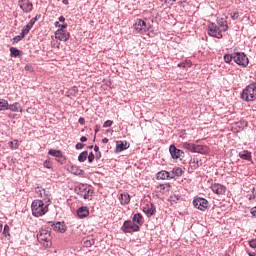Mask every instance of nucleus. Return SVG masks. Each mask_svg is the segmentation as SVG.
Masks as SVG:
<instances>
[{
    "mask_svg": "<svg viewBox=\"0 0 256 256\" xmlns=\"http://www.w3.org/2000/svg\"><path fill=\"white\" fill-rule=\"evenodd\" d=\"M51 205V198L47 200H33L31 204V210L33 217H43L46 213H49V206Z\"/></svg>",
    "mask_w": 256,
    "mask_h": 256,
    "instance_id": "nucleus-1",
    "label": "nucleus"
},
{
    "mask_svg": "<svg viewBox=\"0 0 256 256\" xmlns=\"http://www.w3.org/2000/svg\"><path fill=\"white\" fill-rule=\"evenodd\" d=\"M240 98L242 99V101H246L247 103L255 101L256 82H252L248 86H246L245 89H243Z\"/></svg>",
    "mask_w": 256,
    "mask_h": 256,
    "instance_id": "nucleus-2",
    "label": "nucleus"
},
{
    "mask_svg": "<svg viewBox=\"0 0 256 256\" xmlns=\"http://www.w3.org/2000/svg\"><path fill=\"white\" fill-rule=\"evenodd\" d=\"M74 192L84 199H89V196L93 195V188L87 184H79L74 188Z\"/></svg>",
    "mask_w": 256,
    "mask_h": 256,
    "instance_id": "nucleus-3",
    "label": "nucleus"
},
{
    "mask_svg": "<svg viewBox=\"0 0 256 256\" xmlns=\"http://www.w3.org/2000/svg\"><path fill=\"white\" fill-rule=\"evenodd\" d=\"M38 241L43 244V247H51V232L47 229H42L37 234Z\"/></svg>",
    "mask_w": 256,
    "mask_h": 256,
    "instance_id": "nucleus-4",
    "label": "nucleus"
},
{
    "mask_svg": "<svg viewBox=\"0 0 256 256\" xmlns=\"http://www.w3.org/2000/svg\"><path fill=\"white\" fill-rule=\"evenodd\" d=\"M121 231L123 233H137V232L141 231V227H139V225L135 224L131 220H126V221H124V223L121 227Z\"/></svg>",
    "mask_w": 256,
    "mask_h": 256,
    "instance_id": "nucleus-5",
    "label": "nucleus"
},
{
    "mask_svg": "<svg viewBox=\"0 0 256 256\" xmlns=\"http://www.w3.org/2000/svg\"><path fill=\"white\" fill-rule=\"evenodd\" d=\"M234 63L239 67H247L249 65V57L245 52H234Z\"/></svg>",
    "mask_w": 256,
    "mask_h": 256,
    "instance_id": "nucleus-6",
    "label": "nucleus"
},
{
    "mask_svg": "<svg viewBox=\"0 0 256 256\" xmlns=\"http://www.w3.org/2000/svg\"><path fill=\"white\" fill-rule=\"evenodd\" d=\"M208 35L210 37H215L216 39H223V33L217 24L210 23L208 25Z\"/></svg>",
    "mask_w": 256,
    "mask_h": 256,
    "instance_id": "nucleus-7",
    "label": "nucleus"
},
{
    "mask_svg": "<svg viewBox=\"0 0 256 256\" xmlns=\"http://www.w3.org/2000/svg\"><path fill=\"white\" fill-rule=\"evenodd\" d=\"M193 205L199 211H205L209 207V201L203 197H197L193 199Z\"/></svg>",
    "mask_w": 256,
    "mask_h": 256,
    "instance_id": "nucleus-8",
    "label": "nucleus"
},
{
    "mask_svg": "<svg viewBox=\"0 0 256 256\" xmlns=\"http://www.w3.org/2000/svg\"><path fill=\"white\" fill-rule=\"evenodd\" d=\"M133 27L137 33H147V31H149L150 25L147 24L145 20L136 19Z\"/></svg>",
    "mask_w": 256,
    "mask_h": 256,
    "instance_id": "nucleus-9",
    "label": "nucleus"
},
{
    "mask_svg": "<svg viewBox=\"0 0 256 256\" xmlns=\"http://www.w3.org/2000/svg\"><path fill=\"white\" fill-rule=\"evenodd\" d=\"M170 155L172 159H183L185 157V152L183 150L177 148L174 144H171L169 147Z\"/></svg>",
    "mask_w": 256,
    "mask_h": 256,
    "instance_id": "nucleus-10",
    "label": "nucleus"
},
{
    "mask_svg": "<svg viewBox=\"0 0 256 256\" xmlns=\"http://www.w3.org/2000/svg\"><path fill=\"white\" fill-rule=\"evenodd\" d=\"M18 5L24 13H31L33 11V3L29 0H20Z\"/></svg>",
    "mask_w": 256,
    "mask_h": 256,
    "instance_id": "nucleus-11",
    "label": "nucleus"
},
{
    "mask_svg": "<svg viewBox=\"0 0 256 256\" xmlns=\"http://www.w3.org/2000/svg\"><path fill=\"white\" fill-rule=\"evenodd\" d=\"M210 189H212L213 193H215L216 195H225L227 191V187L219 183L212 184Z\"/></svg>",
    "mask_w": 256,
    "mask_h": 256,
    "instance_id": "nucleus-12",
    "label": "nucleus"
},
{
    "mask_svg": "<svg viewBox=\"0 0 256 256\" xmlns=\"http://www.w3.org/2000/svg\"><path fill=\"white\" fill-rule=\"evenodd\" d=\"M39 19H41V14H38L34 18H32L29 21V23L23 28L22 35H24V33H29V31H31V29H33V26L35 25V23H37V21H39Z\"/></svg>",
    "mask_w": 256,
    "mask_h": 256,
    "instance_id": "nucleus-13",
    "label": "nucleus"
},
{
    "mask_svg": "<svg viewBox=\"0 0 256 256\" xmlns=\"http://www.w3.org/2000/svg\"><path fill=\"white\" fill-rule=\"evenodd\" d=\"M156 179L159 181H169L171 180V172L167 170H161L156 174Z\"/></svg>",
    "mask_w": 256,
    "mask_h": 256,
    "instance_id": "nucleus-14",
    "label": "nucleus"
},
{
    "mask_svg": "<svg viewBox=\"0 0 256 256\" xmlns=\"http://www.w3.org/2000/svg\"><path fill=\"white\" fill-rule=\"evenodd\" d=\"M56 39H59V41H69V37L71 35L66 30H58L55 32Z\"/></svg>",
    "mask_w": 256,
    "mask_h": 256,
    "instance_id": "nucleus-15",
    "label": "nucleus"
},
{
    "mask_svg": "<svg viewBox=\"0 0 256 256\" xmlns=\"http://www.w3.org/2000/svg\"><path fill=\"white\" fill-rule=\"evenodd\" d=\"M51 227L52 229H54L55 231H57L58 233H65V231H67V226H65L64 222H57V223H53L51 222Z\"/></svg>",
    "mask_w": 256,
    "mask_h": 256,
    "instance_id": "nucleus-16",
    "label": "nucleus"
},
{
    "mask_svg": "<svg viewBox=\"0 0 256 256\" xmlns=\"http://www.w3.org/2000/svg\"><path fill=\"white\" fill-rule=\"evenodd\" d=\"M143 211L148 215V217H153V215L157 213V208L155 207V204H150L144 207Z\"/></svg>",
    "mask_w": 256,
    "mask_h": 256,
    "instance_id": "nucleus-17",
    "label": "nucleus"
},
{
    "mask_svg": "<svg viewBox=\"0 0 256 256\" xmlns=\"http://www.w3.org/2000/svg\"><path fill=\"white\" fill-rule=\"evenodd\" d=\"M129 149V144L127 142H123L121 140L116 142L115 153H121V151H125Z\"/></svg>",
    "mask_w": 256,
    "mask_h": 256,
    "instance_id": "nucleus-18",
    "label": "nucleus"
},
{
    "mask_svg": "<svg viewBox=\"0 0 256 256\" xmlns=\"http://www.w3.org/2000/svg\"><path fill=\"white\" fill-rule=\"evenodd\" d=\"M8 111H12L13 113H23V108L19 102H14L13 104H8Z\"/></svg>",
    "mask_w": 256,
    "mask_h": 256,
    "instance_id": "nucleus-19",
    "label": "nucleus"
},
{
    "mask_svg": "<svg viewBox=\"0 0 256 256\" xmlns=\"http://www.w3.org/2000/svg\"><path fill=\"white\" fill-rule=\"evenodd\" d=\"M77 215L79 219H85V217H89V208H87V206L78 208Z\"/></svg>",
    "mask_w": 256,
    "mask_h": 256,
    "instance_id": "nucleus-20",
    "label": "nucleus"
},
{
    "mask_svg": "<svg viewBox=\"0 0 256 256\" xmlns=\"http://www.w3.org/2000/svg\"><path fill=\"white\" fill-rule=\"evenodd\" d=\"M119 201L121 205H129V203H131V196L129 193H122L119 196Z\"/></svg>",
    "mask_w": 256,
    "mask_h": 256,
    "instance_id": "nucleus-21",
    "label": "nucleus"
},
{
    "mask_svg": "<svg viewBox=\"0 0 256 256\" xmlns=\"http://www.w3.org/2000/svg\"><path fill=\"white\" fill-rule=\"evenodd\" d=\"M183 175V168L174 167L170 172V178L175 179V177H181Z\"/></svg>",
    "mask_w": 256,
    "mask_h": 256,
    "instance_id": "nucleus-22",
    "label": "nucleus"
},
{
    "mask_svg": "<svg viewBox=\"0 0 256 256\" xmlns=\"http://www.w3.org/2000/svg\"><path fill=\"white\" fill-rule=\"evenodd\" d=\"M132 222L137 223L138 227H141L143 225V215L141 213L134 214Z\"/></svg>",
    "mask_w": 256,
    "mask_h": 256,
    "instance_id": "nucleus-23",
    "label": "nucleus"
},
{
    "mask_svg": "<svg viewBox=\"0 0 256 256\" xmlns=\"http://www.w3.org/2000/svg\"><path fill=\"white\" fill-rule=\"evenodd\" d=\"M240 159H243L244 161H251V152L249 150H244L239 152Z\"/></svg>",
    "mask_w": 256,
    "mask_h": 256,
    "instance_id": "nucleus-24",
    "label": "nucleus"
},
{
    "mask_svg": "<svg viewBox=\"0 0 256 256\" xmlns=\"http://www.w3.org/2000/svg\"><path fill=\"white\" fill-rule=\"evenodd\" d=\"M207 151H208L207 146L196 145L194 153H200L201 155H205V153H207Z\"/></svg>",
    "mask_w": 256,
    "mask_h": 256,
    "instance_id": "nucleus-25",
    "label": "nucleus"
},
{
    "mask_svg": "<svg viewBox=\"0 0 256 256\" xmlns=\"http://www.w3.org/2000/svg\"><path fill=\"white\" fill-rule=\"evenodd\" d=\"M70 173H72V175H78L81 176L83 175V170L81 168H79L78 166H71L70 168Z\"/></svg>",
    "mask_w": 256,
    "mask_h": 256,
    "instance_id": "nucleus-26",
    "label": "nucleus"
},
{
    "mask_svg": "<svg viewBox=\"0 0 256 256\" xmlns=\"http://www.w3.org/2000/svg\"><path fill=\"white\" fill-rule=\"evenodd\" d=\"M219 27H222V31H228L229 25H227V20L220 18L217 21Z\"/></svg>",
    "mask_w": 256,
    "mask_h": 256,
    "instance_id": "nucleus-27",
    "label": "nucleus"
},
{
    "mask_svg": "<svg viewBox=\"0 0 256 256\" xmlns=\"http://www.w3.org/2000/svg\"><path fill=\"white\" fill-rule=\"evenodd\" d=\"M89 155V152H87V150L81 152L78 156V161L80 163H85V161H87V157Z\"/></svg>",
    "mask_w": 256,
    "mask_h": 256,
    "instance_id": "nucleus-28",
    "label": "nucleus"
},
{
    "mask_svg": "<svg viewBox=\"0 0 256 256\" xmlns=\"http://www.w3.org/2000/svg\"><path fill=\"white\" fill-rule=\"evenodd\" d=\"M224 63L231 65V62L234 61V52L232 54H225L223 56Z\"/></svg>",
    "mask_w": 256,
    "mask_h": 256,
    "instance_id": "nucleus-29",
    "label": "nucleus"
},
{
    "mask_svg": "<svg viewBox=\"0 0 256 256\" xmlns=\"http://www.w3.org/2000/svg\"><path fill=\"white\" fill-rule=\"evenodd\" d=\"M9 102L5 99H0V111H8Z\"/></svg>",
    "mask_w": 256,
    "mask_h": 256,
    "instance_id": "nucleus-30",
    "label": "nucleus"
},
{
    "mask_svg": "<svg viewBox=\"0 0 256 256\" xmlns=\"http://www.w3.org/2000/svg\"><path fill=\"white\" fill-rule=\"evenodd\" d=\"M21 55V50L17 49L16 47L10 48V57H19Z\"/></svg>",
    "mask_w": 256,
    "mask_h": 256,
    "instance_id": "nucleus-31",
    "label": "nucleus"
},
{
    "mask_svg": "<svg viewBox=\"0 0 256 256\" xmlns=\"http://www.w3.org/2000/svg\"><path fill=\"white\" fill-rule=\"evenodd\" d=\"M28 34H29V32H26V33H24V35H23V29H22L20 35L15 36V37L13 38V43H19V41H21L22 39H25V35H28Z\"/></svg>",
    "mask_w": 256,
    "mask_h": 256,
    "instance_id": "nucleus-32",
    "label": "nucleus"
},
{
    "mask_svg": "<svg viewBox=\"0 0 256 256\" xmlns=\"http://www.w3.org/2000/svg\"><path fill=\"white\" fill-rule=\"evenodd\" d=\"M61 151L60 150H49L48 151V155H51L52 157H55L56 159H59V157H61Z\"/></svg>",
    "mask_w": 256,
    "mask_h": 256,
    "instance_id": "nucleus-33",
    "label": "nucleus"
},
{
    "mask_svg": "<svg viewBox=\"0 0 256 256\" xmlns=\"http://www.w3.org/2000/svg\"><path fill=\"white\" fill-rule=\"evenodd\" d=\"M195 147L196 145L194 143H184V148L191 151V153H195Z\"/></svg>",
    "mask_w": 256,
    "mask_h": 256,
    "instance_id": "nucleus-34",
    "label": "nucleus"
},
{
    "mask_svg": "<svg viewBox=\"0 0 256 256\" xmlns=\"http://www.w3.org/2000/svg\"><path fill=\"white\" fill-rule=\"evenodd\" d=\"M95 245V239L84 240L83 247H93Z\"/></svg>",
    "mask_w": 256,
    "mask_h": 256,
    "instance_id": "nucleus-35",
    "label": "nucleus"
},
{
    "mask_svg": "<svg viewBox=\"0 0 256 256\" xmlns=\"http://www.w3.org/2000/svg\"><path fill=\"white\" fill-rule=\"evenodd\" d=\"M9 231H10L9 225L5 224L2 235H4V237H9V235H10Z\"/></svg>",
    "mask_w": 256,
    "mask_h": 256,
    "instance_id": "nucleus-36",
    "label": "nucleus"
},
{
    "mask_svg": "<svg viewBox=\"0 0 256 256\" xmlns=\"http://www.w3.org/2000/svg\"><path fill=\"white\" fill-rule=\"evenodd\" d=\"M35 191H36L38 197H43V195H45V189H41V188L37 187L35 189Z\"/></svg>",
    "mask_w": 256,
    "mask_h": 256,
    "instance_id": "nucleus-37",
    "label": "nucleus"
},
{
    "mask_svg": "<svg viewBox=\"0 0 256 256\" xmlns=\"http://www.w3.org/2000/svg\"><path fill=\"white\" fill-rule=\"evenodd\" d=\"M230 17H231L232 21H237V19H239V13L237 11L232 12V13H230Z\"/></svg>",
    "mask_w": 256,
    "mask_h": 256,
    "instance_id": "nucleus-38",
    "label": "nucleus"
},
{
    "mask_svg": "<svg viewBox=\"0 0 256 256\" xmlns=\"http://www.w3.org/2000/svg\"><path fill=\"white\" fill-rule=\"evenodd\" d=\"M44 167H46V169H52L53 168V164H51V160L47 159L44 162Z\"/></svg>",
    "mask_w": 256,
    "mask_h": 256,
    "instance_id": "nucleus-39",
    "label": "nucleus"
},
{
    "mask_svg": "<svg viewBox=\"0 0 256 256\" xmlns=\"http://www.w3.org/2000/svg\"><path fill=\"white\" fill-rule=\"evenodd\" d=\"M88 157V163H93V161H95V154H93V152H90Z\"/></svg>",
    "mask_w": 256,
    "mask_h": 256,
    "instance_id": "nucleus-40",
    "label": "nucleus"
},
{
    "mask_svg": "<svg viewBox=\"0 0 256 256\" xmlns=\"http://www.w3.org/2000/svg\"><path fill=\"white\" fill-rule=\"evenodd\" d=\"M70 95H77V93H79V89H77V87H73L72 89L69 90Z\"/></svg>",
    "mask_w": 256,
    "mask_h": 256,
    "instance_id": "nucleus-41",
    "label": "nucleus"
},
{
    "mask_svg": "<svg viewBox=\"0 0 256 256\" xmlns=\"http://www.w3.org/2000/svg\"><path fill=\"white\" fill-rule=\"evenodd\" d=\"M249 247L252 249H256V239H252L249 241Z\"/></svg>",
    "mask_w": 256,
    "mask_h": 256,
    "instance_id": "nucleus-42",
    "label": "nucleus"
},
{
    "mask_svg": "<svg viewBox=\"0 0 256 256\" xmlns=\"http://www.w3.org/2000/svg\"><path fill=\"white\" fill-rule=\"evenodd\" d=\"M111 125H113V121L112 120H107L104 122L103 127L107 128V127H111Z\"/></svg>",
    "mask_w": 256,
    "mask_h": 256,
    "instance_id": "nucleus-43",
    "label": "nucleus"
},
{
    "mask_svg": "<svg viewBox=\"0 0 256 256\" xmlns=\"http://www.w3.org/2000/svg\"><path fill=\"white\" fill-rule=\"evenodd\" d=\"M84 147H85V144L78 142V143L76 144V146H75V149L81 150V149H83Z\"/></svg>",
    "mask_w": 256,
    "mask_h": 256,
    "instance_id": "nucleus-44",
    "label": "nucleus"
},
{
    "mask_svg": "<svg viewBox=\"0 0 256 256\" xmlns=\"http://www.w3.org/2000/svg\"><path fill=\"white\" fill-rule=\"evenodd\" d=\"M67 27H68L67 23L60 24V27L58 30L65 31V29H67Z\"/></svg>",
    "mask_w": 256,
    "mask_h": 256,
    "instance_id": "nucleus-45",
    "label": "nucleus"
},
{
    "mask_svg": "<svg viewBox=\"0 0 256 256\" xmlns=\"http://www.w3.org/2000/svg\"><path fill=\"white\" fill-rule=\"evenodd\" d=\"M25 71H29L30 73L33 72V66H31V65H26V66H25Z\"/></svg>",
    "mask_w": 256,
    "mask_h": 256,
    "instance_id": "nucleus-46",
    "label": "nucleus"
},
{
    "mask_svg": "<svg viewBox=\"0 0 256 256\" xmlns=\"http://www.w3.org/2000/svg\"><path fill=\"white\" fill-rule=\"evenodd\" d=\"M78 123H80V125H85V118L80 117V118L78 119Z\"/></svg>",
    "mask_w": 256,
    "mask_h": 256,
    "instance_id": "nucleus-47",
    "label": "nucleus"
},
{
    "mask_svg": "<svg viewBox=\"0 0 256 256\" xmlns=\"http://www.w3.org/2000/svg\"><path fill=\"white\" fill-rule=\"evenodd\" d=\"M56 161L58 162V163H61V164H63V153H61V157H59V158H56Z\"/></svg>",
    "mask_w": 256,
    "mask_h": 256,
    "instance_id": "nucleus-48",
    "label": "nucleus"
},
{
    "mask_svg": "<svg viewBox=\"0 0 256 256\" xmlns=\"http://www.w3.org/2000/svg\"><path fill=\"white\" fill-rule=\"evenodd\" d=\"M250 213L253 217H256V206L251 209Z\"/></svg>",
    "mask_w": 256,
    "mask_h": 256,
    "instance_id": "nucleus-49",
    "label": "nucleus"
},
{
    "mask_svg": "<svg viewBox=\"0 0 256 256\" xmlns=\"http://www.w3.org/2000/svg\"><path fill=\"white\" fill-rule=\"evenodd\" d=\"M43 197H46V198H44L42 201H44V203H45V201H47L48 199H49V194H48V192L47 191H45V194H43Z\"/></svg>",
    "mask_w": 256,
    "mask_h": 256,
    "instance_id": "nucleus-50",
    "label": "nucleus"
},
{
    "mask_svg": "<svg viewBox=\"0 0 256 256\" xmlns=\"http://www.w3.org/2000/svg\"><path fill=\"white\" fill-rule=\"evenodd\" d=\"M94 157L96 158L97 161H99L101 157V152H96V155Z\"/></svg>",
    "mask_w": 256,
    "mask_h": 256,
    "instance_id": "nucleus-51",
    "label": "nucleus"
},
{
    "mask_svg": "<svg viewBox=\"0 0 256 256\" xmlns=\"http://www.w3.org/2000/svg\"><path fill=\"white\" fill-rule=\"evenodd\" d=\"M58 21H59L60 23H65V17H64V16H60V17L58 18Z\"/></svg>",
    "mask_w": 256,
    "mask_h": 256,
    "instance_id": "nucleus-52",
    "label": "nucleus"
},
{
    "mask_svg": "<svg viewBox=\"0 0 256 256\" xmlns=\"http://www.w3.org/2000/svg\"><path fill=\"white\" fill-rule=\"evenodd\" d=\"M81 143H85L87 141V138L85 136H82L80 138Z\"/></svg>",
    "mask_w": 256,
    "mask_h": 256,
    "instance_id": "nucleus-53",
    "label": "nucleus"
},
{
    "mask_svg": "<svg viewBox=\"0 0 256 256\" xmlns=\"http://www.w3.org/2000/svg\"><path fill=\"white\" fill-rule=\"evenodd\" d=\"M94 151H95V153H99V146L95 145L94 146Z\"/></svg>",
    "mask_w": 256,
    "mask_h": 256,
    "instance_id": "nucleus-54",
    "label": "nucleus"
},
{
    "mask_svg": "<svg viewBox=\"0 0 256 256\" xmlns=\"http://www.w3.org/2000/svg\"><path fill=\"white\" fill-rule=\"evenodd\" d=\"M102 143H109V139L108 138H103Z\"/></svg>",
    "mask_w": 256,
    "mask_h": 256,
    "instance_id": "nucleus-55",
    "label": "nucleus"
},
{
    "mask_svg": "<svg viewBox=\"0 0 256 256\" xmlns=\"http://www.w3.org/2000/svg\"><path fill=\"white\" fill-rule=\"evenodd\" d=\"M63 5H69V0H62Z\"/></svg>",
    "mask_w": 256,
    "mask_h": 256,
    "instance_id": "nucleus-56",
    "label": "nucleus"
},
{
    "mask_svg": "<svg viewBox=\"0 0 256 256\" xmlns=\"http://www.w3.org/2000/svg\"><path fill=\"white\" fill-rule=\"evenodd\" d=\"M15 141V149H17V147H19V141H17V140H14Z\"/></svg>",
    "mask_w": 256,
    "mask_h": 256,
    "instance_id": "nucleus-57",
    "label": "nucleus"
},
{
    "mask_svg": "<svg viewBox=\"0 0 256 256\" xmlns=\"http://www.w3.org/2000/svg\"><path fill=\"white\" fill-rule=\"evenodd\" d=\"M55 27H61V24L59 22L54 23Z\"/></svg>",
    "mask_w": 256,
    "mask_h": 256,
    "instance_id": "nucleus-58",
    "label": "nucleus"
},
{
    "mask_svg": "<svg viewBox=\"0 0 256 256\" xmlns=\"http://www.w3.org/2000/svg\"><path fill=\"white\" fill-rule=\"evenodd\" d=\"M249 256H256V253L253 252V253H248Z\"/></svg>",
    "mask_w": 256,
    "mask_h": 256,
    "instance_id": "nucleus-59",
    "label": "nucleus"
},
{
    "mask_svg": "<svg viewBox=\"0 0 256 256\" xmlns=\"http://www.w3.org/2000/svg\"><path fill=\"white\" fill-rule=\"evenodd\" d=\"M3 231V224L0 223V233Z\"/></svg>",
    "mask_w": 256,
    "mask_h": 256,
    "instance_id": "nucleus-60",
    "label": "nucleus"
},
{
    "mask_svg": "<svg viewBox=\"0 0 256 256\" xmlns=\"http://www.w3.org/2000/svg\"><path fill=\"white\" fill-rule=\"evenodd\" d=\"M9 146L13 149V141L9 142Z\"/></svg>",
    "mask_w": 256,
    "mask_h": 256,
    "instance_id": "nucleus-61",
    "label": "nucleus"
},
{
    "mask_svg": "<svg viewBox=\"0 0 256 256\" xmlns=\"http://www.w3.org/2000/svg\"><path fill=\"white\" fill-rule=\"evenodd\" d=\"M161 189H165V184L160 185Z\"/></svg>",
    "mask_w": 256,
    "mask_h": 256,
    "instance_id": "nucleus-62",
    "label": "nucleus"
},
{
    "mask_svg": "<svg viewBox=\"0 0 256 256\" xmlns=\"http://www.w3.org/2000/svg\"><path fill=\"white\" fill-rule=\"evenodd\" d=\"M166 185V187H171V184H169V183H167V184H165Z\"/></svg>",
    "mask_w": 256,
    "mask_h": 256,
    "instance_id": "nucleus-63",
    "label": "nucleus"
},
{
    "mask_svg": "<svg viewBox=\"0 0 256 256\" xmlns=\"http://www.w3.org/2000/svg\"><path fill=\"white\" fill-rule=\"evenodd\" d=\"M99 132V129H95V133H98Z\"/></svg>",
    "mask_w": 256,
    "mask_h": 256,
    "instance_id": "nucleus-64",
    "label": "nucleus"
}]
</instances>
